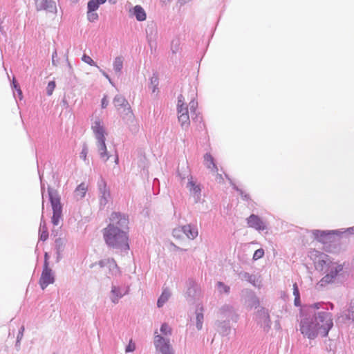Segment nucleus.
I'll return each instance as SVG.
<instances>
[{
    "label": "nucleus",
    "instance_id": "nucleus-11",
    "mask_svg": "<svg viewBox=\"0 0 354 354\" xmlns=\"http://www.w3.org/2000/svg\"><path fill=\"white\" fill-rule=\"evenodd\" d=\"M96 146L100 158L104 162H106L109 159L111 156L109 155L107 151L106 146L105 144V140H97L96 142Z\"/></svg>",
    "mask_w": 354,
    "mask_h": 354
},
{
    "label": "nucleus",
    "instance_id": "nucleus-40",
    "mask_svg": "<svg viewBox=\"0 0 354 354\" xmlns=\"http://www.w3.org/2000/svg\"><path fill=\"white\" fill-rule=\"evenodd\" d=\"M47 258H48V255H47V254L46 253V254H45V261L46 260V261H48Z\"/></svg>",
    "mask_w": 354,
    "mask_h": 354
},
{
    "label": "nucleus",
    "instance_id": "nucleus-29",
    "mask_svg": "<svg viewBox=\"0 0 354 354\" xmlns=\"http://www.w3.org/2000/svg\"><path fill=\"white\" fill-rule=\"evenodd\" d=\"M263 256H264V250H263V249L260 248V249L257 250L254 252V253L253 254L252 259L254 261H257V260L261 259Z\"/></svg>",
    "mask_w": 354,
    "mask_h": 354
},
{
    "label": "nucleus",
    "instance_id": "nucleus-30",
    "mask_svg": "<svg viewBox=\"0 0 354 354\" xmlns=\"http://www.w3.org/2000/svg\"><path fill=\"white\" fill-rule=\"evenodd\" d=\"M56 86L55 82L54 81H50L48 82L46 91L48 95H51L55 90V88Z\"/></svg>",
    "mask_w": 354,
    "mask_h": 354
},
{
    "label": "nucleus",
    "instance_id": "nucleus-34",
    "mask_svg": "<svg viewBox=\"0 0 354 354\" xmlns=\"http://www.w3.org/2000/svg\"><path fill=\"white\" fill-rule=\"evenodd\" d=\"M215 180L219 184H223L224 183V178L222 174L216 173L215 176Z\"/></svg>",
    "mask_w": 354,
    "mask_h": 354
},
{
    "label": "nucleus",
    "instance_id": "nucleus-20",
    "mask_svg": "<svg viewBox=\"0 0 354 354\" xmlns=\"http://www.w3.org/2000/svg\"><path fill=\"white\" fill-rule=\"evenodd\" d=\"M112 293V301L114 303H117L120 298H121L124 293L122 292L120 288L113 286L111 290Z\"/></svg>",
    "mask_w": 354,
    "mask_h": 354
},
{
    "label": "nucleus",
    "instance_id": "nucleus-41",
    "mask_svg": "<svg viewBox=\"0 0 354 354\" xmlns=\"http://www.w3.org/2000/svg\"><path fill=\"white\" fill-rule=\"evenodd\" d=\"M21 333H23V331L24 330V326H22V327L21 328Z\"/></svg>",
    "mask_w": 354,
    "mask_h": 354
},
{
    "label": "nucleus",
    "instance_id": "nucleus-6",
    "mask_svg": "<svg viewBox=\"0 0 354 354\" xmlns=\"http://www.w3.org/2000/svg\"><path fill=\"white\" fill-rule=\"evenodd\" d=\"M198 234L197 228L190 225L178 227L173 231L174 237L179 241L184 240L185 237L189 239H194Z\"/></svg>",
    "mask_w": 354,
    "mask_h": 354
},
{
    "label": "nucleus",
    "instance_id": "nucleus-15",
    "mask_svg": "<svg viewBox=\"0 0 354 354\" xmlns=\"http://www.w3.org/2000/svg\"><path fill=\"white\" fill-rule=\"evenodd\" d=\"M113 104L117 109H120V107H122V106L127 107L128 109H130L129 102L122 95L115 96L113 100Z\"/></svg>",
    "mask_w": 354,
    "mask_h": 354
},
{
    "label": "nucleus",
    "instance_id": "nucleus-7",
    "mask_svg": "<svg viewBox=\"0 0 354 354\" xmlns=\"http://www.w3.org/2000/svg\"><path fill=\"white\" fill-rule=\"evenodd\" d=\"M154 346L156 351L161 354H174L169 339L158 335L155 332Z\"/></svg>",
    "mask_w": 354,
    "mask_h": 354
},
{
    "label": "nucleus",
    "instance_id": "nucleus-23",
    "mask_svg": "<svg viewBox=\"0 0 354 354\" xmlns=\"http://www.w3.org/2000/svg\"><path fill=\"white\" fill-rule=\"evenodd\" d=\"M39 236L41 241H46L48 238V228L45 224L40 225Z\"/></svg>",
    "mask_w": 354,
    "mask_h": 354
},
{
    "label": "nucleus",
    "instance_id": "nucleus-14",
    "mask_svg": "<svg viewBox=\"0 0 354 354\" xmlns=\"http://www.w3.org/2000/svg\"><path fill=\"white\" fill-rule=\"evenodd\" d=\"M88 190V185L85 183L80 184L75 190V197L77 198H82L85 196Z\"/></svg>",
    "mask_w": 354,
    "mask_h": 354
},
{
    "label": "nucleus",
    "instance_id": "nucleus-19",
    "mask_svg": "<svg viewBox=\"0 0 354 354\" xmlns=\"http://www.w3.org/2000/svg\"><path fill=\"white\" fill-rule=\"evenodd\" d=\"M102 266H106L109 265V269L112 271H117L118 270V265L113 259H108L100 261Z\"/></svg>",
    "mask_w": 354,
    "mask_h": 354
},
{
    "label": "nucleus",
    "instance_id": "nucleus-3",
    "mask_svg": "<svg viewBox=\"0 0 354 354\" xmlns=\"http://www.w3.org/2000/svg\"><path fill=\"white\" fill-rule=\"evenodd\" d=\"M196 93L192 91L190 96L189 95H180L178 97L177 113L178 119L182 127L187 128L190 124V120L188 111L187 104H189L191 112H194L198 103L195 100Z\"/></svg>",
    "mask_w": 354,
    "mask_h": 354
},
{
    "label": "nucleus",
    "instance_id": "nucleus-22",
    "mask_svg": "<svg viewBox=\"0 0 354 354\" xmlns=\"http://www.w3.org/2000/svg\"><path fill=\"white\" fill-rule=\"evenodd\" d=\"M203 308H201V311L196 313V328L198 330H201L203 327Z\"/></svg>",
    "mask_w": 354,
    "mask_h": 354
},
{
    "label": "nucleus",
    "instance_id": "nucleus-12",
    "mask_svg": "<svg viewBox=\"0 0 354 354\" xmlns=\"http://www.w3.org/2000/svg\"><path fill=\"white\" fill-rule=\"evenodd\" d=\"M99 187L101 193L100 203L105 205L107 203L108 199L110 198V192L106 187V185L104 181H102L99 184Z\"/></svg>",
    "mask_w": 354,
    "mask_h": 354
},
{
    "label": "nucleus",
    "instance_id": "nucleus-39",
    "mask_svg": "<svg viewBox=\"0 0 354 354\" xmlns=\"http://www.w3.org/2000/svg\"><path fill=\"white\" fill-rule=\"evenodd\" d=\"M99 5L103 4L106 2V0H96Z\"/></svg>",
    "mask_w": 354,
    "mask_h": 354
},
{
    "label": "nucleus",
    "instance_id": "nucleus-1",
    "mask_svg": "<svg viewBox=\"0 0 354 354\" xmlns=\"http://www.w3.org/2000/svg\"><path fill=\"white\" fill-rule=\"evenodd\" d=\"M129 219L124 215L113 212L110 217V223L103 230V236L108 246L120 251L129 249L128 229Z\"/></svg>",
    "mask_w": 354,
    "mask_h": 354
},
{
    "label": "nucleus",
    "instance_id": "nucleus-5",
    "mask_svg": "<svg viewBox=\"0 0 354 354\" xmlns=\"http://www.w3.org/2000/svg\"><path fill=\"white\" fill-rule=\"evenodd\" d=\"M48 193L53 211L51 219L52 223L54 225H58L62 215V206L60 202V197L56 191L50 190Z\"/></svg>",
    "mask_w": 354,
    "mask_h": 354
},
{
    "label": "nucleus",
    "instance_id": "nucleus-2",
    "mask_svg": "<svg viewBox=\"0 0 354 354\" xmlns=\"http://www.w3.org/2000/svg\"><path fill=\"white\" fill-rule=\"evenodd\" d=\"M333 326L330 313L322 311L313 316H305L299 324V330L304 337L314 339L318 336L326 337Z\"/></svg>",
    "mask_w": 354,
    "mask_h": 354
},
{
    "label": "nucleus",
    "instance_id": "nucleus-17",
    "mask_svg": "<svg viewBox=\"0 0 354 354\" xmlns=\"http://www.w3.org/2000/svg\"><path fill=\"white\" fill-rule=\"evenodd\" d=\"M207 167L213 171H218L216 165L214 163V158L209 153H206L204 156Z\"/></svg>",
    "mask_w": 354,
    "mask_h": 354
},
{
    "label": "nucleus",
    "instance_id": "nucleus-32",
    "mask_svg": "<svg viewBox=\"0 0 354 354\" xmlns=\"http://www.w3.org/2000/svg\"><path fill=\"white\" fill-rule=\"evenodd\" d=\"M136 349V344L132 340H130L129 344L127 346L125 351L127 353L133 352Z\"/></svg>",
    "mask_w": 354,
    "mask_h": 354
},
{
    "label": "nucleus",
    "instance_id": "nucleus-25",
    "mask_svg": "<svg viewBox=\"0 0 354 354\" xmlns=\"http://www.w3.org/2000/svg\"><path fill=\"white\" fill-rule=\"evenodd\" d=\"M160 332L163 335L169 336L171 335V328L166 323L162 324L160 327Z\"/></svg>",
    "mask_w": 354,
    "mask_h": 354
},
{
    "label": "nucleus",
    "instance_id": "nucleus-18",
    "mask_svg": "<svg viewBox=\"0 0 354 354\" xmlns=\"http://www.w3.org/2000/svg\"><path fill=\"white\" fill-rule=\"evenodd\" d=\"M37 10H47L51 6V0H35Z\"/></svg>",
    "mask_w": 354,
    "mask_h": 354
},
{
    "label": "nucleus",
    "instance_id": "nucleus-38",
    "mask_svg": "<svg viewBox=\"0 0 354 354\" xmlns=\"http://www.w3.org/2000/svg\"><path fill=\"white\" fill-rule=\"evenodd\" d=\"M294 303L296 306H299L301 305L300 297H295Z\"/></svg>",
    "mask_w": 354,
    "mask_h": 354
},
{
    "label": "nucleus",
    "instance_id": "nucleus-27",
    "mask_svg": "<svg viewBox=\"0 0 354 354\" xmlns=\"http://www.w3.org/2000/svg\"><path fill=\"white\" fill-rule=\"evenodd\" d=\"M86 15H87L88 20L91 22H94V21H97L99 18L97 13L95 12V11L88 10Z\"/></svg>",
    "mask_w": 354,
    "mask_h": 354
},
{
    "label": "nucleus",
    "instance_id": "nucleus-9",
    "mask_svg": "<svg viewBox=\"0 0 354 354\" xmlns=\"http://www.w3.org/2000/svg\"><path fill=\"white\" fill-rule=\"evenodd\" d=\"M248 225L250 227L254 228L258 231L266 229L265 223L260 217L255 214H251L247 219Z\"/></svg>",
    "mask_w": 354,
    "mask_h": 354
},
{
    "label": "nucleus",
    "instance_id": "nucleus-8",
    "mask_svg": "<svg viewBox=\"0 0 354 354\" xmlns=\"http://www.w3.org/2000/svg\"><path fill=\"white\" fill-rule=\"evenodd\" d=\"M54 277L52 273L51 269L48 267V262L44 261V269L39 279V284L41 288L44 290L48 285L54 283Z\"/></svg>",
    "mask_w": 354,
    "mask_h": 354
},
{
    "label": "nucleus",
    "instance_id": "nucleus-4",
    "mask_svg": "<svg viewBox=\"0 0 354 354\" xmlns=\"http://www.w3.org/2000/svg\"><path fill=\"white\" fill-rule=\"evenodd\" d=\"M317 267L326 272L319 281L320 286H323L333 282L338 274L343 270L344 265L332 261L328 255H324V258L317 263Z\"/></svg>",
    "mask_w": 354,
    "mask_h": 354
},
{
    "label": "nucleus",
    "instance_id": "nucleus-26",
    "mask_svg": "<svg viewBox=\"0 0 354 354\" xmlns=\"http://www.w3.org/2000/svg\"><path fill=\"white\" fill-rule=\"evenodd\" d=\"M100 5L96 0H90L88 3V10L95 11L98 9Z\"/></svg>",
    "mask_w": 354,
    "mask_h": 354
},
{
    "label": "nucleus",
    "instance_id": "nucleus-10",
    "mask_svg": "<svg viewBox=\"0 0 354 354\" xmlns=\"http://www.w3.org/2000/svg\"><path fill=\"white\" fill-rule=\"evenodd\" d=\"M91 129L95 134L97 141L105 140V129L102 122L100 120H95L92 124Z\"/></svg>",
    "mask_w": 354,
    "mask_h": 354
},
{
    "label": "nucleus",
    "instance_id": "nucleus-31",
    "mask_svg": "<svg viewBox=\"0 0 354 354\" xmlns=\"http://www.w3.org/2000/svg\"><path fill=\"white\" fill-rule=\"evenodd\" d=\"M217 285L220 288L221 292H224L225 293H228L230 292V287L225 285L223 283L219 281L218 282Z\"/></svg>",
    "mask_w": 354,
    "mask_h": 354
},
{
    "label": "nucleus",
    "instance_id": "nucleus-33",
    "mask_svg": "<svg viewBox=\"0 0 354 354\" xmlns=\"http://www.w3.org/2000/svg\"><path fill=\"white\" fill-rule=\"evenodd\" d=\"M12 86L17 90V91L20 97V99H21L22 98V91L15 78H13V80H12Z\"/></svg>",
    "mask_w": 354,
    "mask_h": 354
},
{
    "label": "nucleus",
    "instance_id": "nucleus-43",
    "mask_svg": "<svg viewBox=\"0 0 354 354\" xmlns=\"http://www.w3.org/2000/svg\"><path fill=\"white\" fill-rule=\"evenodd\" d=\"M118 157H116V158H115V162H117V161H118Z\"/></svg>",
    "mask_w": 354,
    "mask_h": 354
},
{
    "label": "nucleus",
    "instance_id": "nucleus-42",
    "mask_svg": "<svg viewBox=\"0 0 354 354\" xmlns=\"http://www.w3.org/2000/svg\"><path fill=\"white\" fill-rule=\"evenodd\" d=\"M103 74L105 75L106 78H109V76L107 75H106L104 73H103Z\"/></svg>",
    "mask_w": 354,
    "mask_h": 354
},
{
    "label": "nucleus",
    "instance_id": "nucleus-35",
    "mask_svg": "<svg viewBox=\"0 0 354 354\" xmlns=\"http://www.w3.org/2000/svg\"><path fill=\"white\" fill-rule=\"evenodd\" d=\"M293 287V295L295 297H300V295H299V288H298V286H297V284L296 283H295L292 286Z\"/></svg>",
    "mask_w": 354,
    "mask_h": 354
},
{
    "label": "nucleus",
    "instance_id": "nucleus-37",
    "mask_svg": "<svg viewBox=\"0 0 354 354\" xmlns=\"http://www.w3.org/2000/svg\"><path fill=\"white\" fill-rule=\"evenodd\" d=\"M86 156H87V149H84L81 153H80V156L81 158L84 160H86Z\"/></svg>",
    "mask_w": 354,
    "mask_h": 354
},
{
    "label": "nucleus",
    "instance_id": "nucleus-16",
    "mask_svg": "<svg viewBox=\"0 0 354 354\" xmlns=\"http://www.w3.org/2000/svg\"><path fill=\"white\" fill-rule=\"evenodd\" d=\"M124 57L122 56L116 57L113 61V66L115 73L120 75L123 68Z\"/></svg>",
    "mask_w": 354,
    "mask_h": 354
},
{
    "label": "nucleus",
    "instance_id": "nucleus-21",
    "mask_svg": "<svg viewBox=\"0 0 354 354\" xmlns=\"http://www.w3.org/2000/svg\"><path fill=\"white\" fill-rule=\"evenodd\" d=\"M170 297V292L168 290H164L159 297L157 305L158 307H162L163 304L169 299Z\"/></svg>",
    "mask_w": 354,
    "mask_h": 354
},
{
    "label": "nucleus",
    "instance_id": "nucleus-28",
    "mask_svg": "<svg viewBox=\"0 0 354 354\" xmlns=\"http://www.w3.org/2000/svg\"><path fill=\"white\" fill-rule=\"evenodd\" d=\"M82 60L84 63H86L87 64H88L90 66H97L96 63L93 60V59L89 55L84 54L82 57Z\"/></svg>",
    "mask_w": 354,
    "mask_h": 354
},
{
    "label": "nucleus",
    "instance_id": "nucleus-13",
    "mask_svg": "<svg viewBox=\"0 0 354 354\" xmlns=\"http://www.w3.org/2000/svg\"><path fill=\"white\" fill-rule=\"evenodd\" d=\"M133 15L136 19L140 21H145L147 18L145 10L139 5H137L133 8Z\"/></svg>",
    "mask_w": 354,
    "mask_h": 354
},
{
    "label": "nucleus",
    "instance_id": "nucleus-24",
    "mask_svg": "<svg viewBox=\"0 0 354 354\" xmlns=\"http://www.w3.org/2000/svg\"><path fill=\"white\" fill-rule=\"evenodd\" d=\"M187 187L191 192L194 194H198L201 192L199 185H196L192 180H189Z\"/></svg>",
    "mask_w": 354,
    "mask_h": 354
},
{
    "label": "nucleus",
    "instance_id": "nucleus-36",
    "mask_svg": "<svg viewBox=\"0 0 354 354\" xmlns=\"http://www.w3.org/2000/svg\"><path fill=\"white\" fill-rule=\"evenodd\" d=\"M109 104V101L107 100L106 96H104V97L102 99V104L101 106L102 109H105Z\"/></svg>",
    "mask_w": 354,
    "mask_h": 354
}]
</instances>
